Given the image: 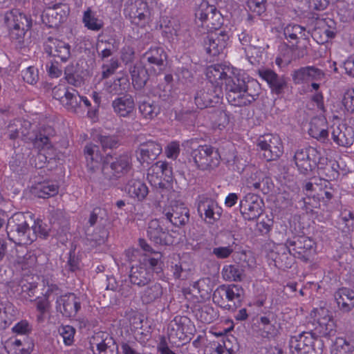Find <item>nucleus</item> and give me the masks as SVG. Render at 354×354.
<instances>
[{"label": "nucleus", "instance_id": "nucleus-1", "mask_svg": "<svg viewBox=\"0 0 354 354\" xmlns=\"http://www.w3.org/2000/svg\"><path fill=\"white\" fill-rule=\"evenodd\" d=\"M226 98L228 102L235 106H243L254 102L259 94V85L257 82L245 81L241 75L232 73L225 82Z\"/></svg>", "mask_w": 354, "mask_h": 354}, {"label": "nucleus", "instance_id": "nucleus-2", "mask_svg": "<svg viewBox=\"0 0 354 354\" xmlns=\"http://www.w3.org/2000/svg\"><path fill=\"white\" fill-rule=\"evenodd\" d=\"M32 215L29 213L17 212L10 217L6 224L7 235L10 241L17 245H29L35 240L32 232Z\"/></svg>", "mask_w": 354, "mask_h": 354}, {"label": "nucleus", "instance_id": "nucleus-3", "mask_svg": "<svg viewBox=\"0 0 354 354\" xmlns=\"http://www.w3.org/2000/svg\"><path fill=\"white\" fill-rule=\"evenodd\" d=\"M184 145L192 149L190 157L198 169L211 172L218 167L221 156L217 149L207 145L194 148L196 142L194 140H187Z\"/></svg>", "mask_w": 354, "mask_h": 354}, {"label": "nucleus", "instance_id": "nucleus-4", "mask_svg": "<svg viewBox=\"0 0 354 354\" xmlns=\"http://www.w3.org/2000/svg\"><path fill=\"white\" fill-rule=\"evenodd\" d=\"M306 330L315 339L333 335L335 332V322L330 311L323 307L315 308L310 313V317L306 324Z\"/></svg>", "mask_w": 354, "mask_h": 354}, {"label": "nucleus", "instance_id": "nucleus-5", "mask_svg": "<svg viewBox=\"0 0 354 354\" xmlns=\"http://www.w3.org/2000/svg\"><path fill=\"white\" fill-rule=\"evenodd\" d=\"M314 246L315 242L310 238L305 236H295L292 239L287 240L286 245L281 248L283 252L279 256V259L281 262L285 261L286 267H290L292 261H289L286 252L288 250L290 254L307 262L313 253Z\"/></svg>", "mask_w": 354, "mask_h": 354}, {"label": "nucleus", "instance_id": "nucleus-6", "mask_svg": "<svg viewBox=\"0 0 354 354\" xmlns=\"http://www.w3.org/2000/svg\"><path fill=\"white\" fill-rule=\"evenodd\" d=\"M294 160L300 173L308 174L316 167L319 170L324 169L327 158L321 156L317 149L313 147H306L297 149L294 155Z\"/></svg>", "mask_w": 354, "mask_h": 354}, {"label": "nucleus", "instance_id": "nucleus-7", "mask_svg": "<svg viewBox=\"0 0 354 354\" xmlns=\"http://www.w3.org/2000/svg\"><path fill=\"white\" fill-rule=\"evenodd\" d=\"M289 348L293 354H322V339H315L308 330L290 338Z\"/></svg>", "mask_w": 354, "mask_h": 354}, {"label": "nucleus", "instance_id": "nucleus-8", "mask_svg": "<svg viewBox=\"0 0 354 354\" xmlns=\"http://www.w3.org/2000/svg\"><path fill=\"white\" fill-rule=\"evenodd\" d=\"M131 167V156L124 153L116 157L107 156L103 161L102 171L108 180H115L125 175Z\"/></svg>", "mask_w": 354, "mask_h": 354}, {"label": "nucleus", "instance_id": "nucleus-9", "mask_svg": "<svg viewBox=\"0 0 354 354\" xmlns=\"http://www.w3.org/2000/svg\"><path fill=\"white\" fill-rule=\"evenodd\" d=\"M5 21L9 29L10 39L21 44L26 31L31 27V20L19 10H12L6 14Z\"/></svg>", "mask_w": 354, "mask_h": 354}, {"label": "nucleus", "instance_id": "nucleus-10", "mask_svg": "<svg viewBox=\"0 0 354 354\" xmlns=\"http://www.w3.org/2000/svg\"><path fill=\"white\" fill-rule=\"evenodd\" d=\"M196 21L207 30H222L223 24L221 14L214 5H209L207 2H201L195 12Z\"/></svg>", "mask_w": 354, "mask_h": 354}, {"label": "nucleus", "instance_id": "nucleus-11", "mask_svg": "<svg viewBox=\"0 0 354 354\" xmlns=\"http://www.w3.org/2000/svg\"><path fill=\"white\" fill-rule=\"evenodd\" d=\"M223 97V91L220 85L205 83L199 87L194 95V102L198 109L214 107L220 102Z\"/></svg>", "mask_w": 354, "mask_h": 354}, {"label": "nucleus", "instance_id": "nucleus-12", "mask_svg": "<svg viewBox=\"0 0 354 354\" xmlns=\"http://www.w3.org/2000/svg\"><path fill=\"white\" fill-rule=\"evenodd\" d=\"M196 205L200 218L206 223L214 224L222 215V208L217 201L206 195H199L196 199Z\"/></svg>", "mask_w": 354, "mask_h": 354}, {"label": "nucleus", "instance_id": "nucleus-13", "mask_svg": "<svg viewBox=\"0 0 354 354\" xmlns=\"http://www.w3.org/2000/svg\"><path fill=\"white\" fill-rule=\"evenodd\" d=\"M257 147L262 157L267 161L277 160L283 153V145L279 137L273 134L260 136Z\"/></svg>", "mask_w": 354, "mask_h": 354}, {"label": "nucleus", "instance_id": "nucleus-14", "mask_svg": "<svg viewBox=\"0 0 354 354\" xmlns=\"http://www.w3.org/2000/svg\"><path fill=\"white\" fill-rule=\"evenodd\" d=\"M89 344L94 354H119L115 340L106 333H95L91 337Z\"/></svg>", "mask_w": 354, "mask_h": 354}, {"label": "nucleus", "instance_id": "nucleus-15", "mask_svg": "<svg viewBox=\"0 0 354 354\" xmlns=\"http://www.w3.org/2000/svg\"><path fill=\"white\" fill-rule=\"evenodd\" d=\"M263 201L257 194H247L239 203L240 212L248 221H254L263 213Z\"/></svg>", "mask_w": 354, "mask_h": 354}, {"label": "nucleus", "instance_id": "nucleus-16", "mask_svg": "<svg viewBox=\"0 0 354 354\" xmlns=\"http://www.w3.org/2000/svg\"><path fill=\"white\" fill-rule=\"evenodd\" d=\"M230 35L225 30L209 32L204 38L203 46L212 56H216L223 51L227 44Z\"/></svg>", "mask_w": 354, "mask_h": 354}, {"label": "nucleus", "instance_id": "nucleus-17", "mask_svg": "<svg viewBox=\"0 0 354 354\" xmlns=\"http://www.w3.org/2000/svg\"><path fill=\"white\" fill-rule=\"evenodd\" d=\"M147 236L156 245H169L175 242L174 237L163 229L158 219H153L149 222Z\"/></svg>", "mask_w": 354, "mask_h": 354}, {"label": "nucleus", "instance_id": "nucleus-18", "mask_svg": "<svg viewBox=\"0 0 354 354\" xmlns=\"http://www.w3.org/2000/svg\"><path fill=\"white\" fill-rule=\"evenodd\" d=\"M56 308L65 317H75L81 308V299L74 293L61 295L56 300Z\"/></svg>", "mask_w": 354, "mask_h": 354}, {"label": "nucleus", "instance_id": "nucleus-19", "mask_svg": "<svg viewBox=\"0 0 354 354\" xmlns=\"http://www.w3.org/2000/svg\"><path fill=\"white\" fill-rule=\"evenodd\" d=\"M45 52L66 62L71 57V46L60 39L49 37L44 44Z\"/></svg>", "mask_w": 354, "mask_h": 354}, {"label": "nucleus", "instance_id": "nucleus-20", "mask_svg": "<svg viewBox=\"0 0 354 354\" xmlns=\"http://www.w3.org/2000/svg\"><path fill=\"white\" fill-rule=\"evenodd\" d=\"M142 58L156 74L163 71L167 65V53L160 46L151 47L143 54Z\"/></svg>", "mask_w": 354, "mask_h": 354}, {"label": "nucleus", "instance_id": "nucleus-21", "mask_svg": "<svg viewBox=\"0 0 354 354\" xmlns=\"http://www.w3.org/2000/svg\"><path fill=\"white\" fill-rule=\"evenodd\" d=\"M31 124L24 121L19 129L21 138L26 142H30L37 147H50L49 136L45 134V129L39 131H30Z\"/></svg>", "mask_w": 354, "mask_h": 354}, {"label": "nucleus", "instance_id": "nucleus-22", "mask_svg": "<svg viewBox=\"0 0 354 354\" xmlns=\"http://www.w3.org/2000/svg\"><path fill=\"white\" fill-rule=\"evenodd\" d=\"M162 151L160 144L153 141H147L140 145L136 151L137 159L141 164L147 165L155 160Z\"/></svg>", "mask_w": 354, "mask_h": 354}, {"label": "nucleus", "instance_id": "nucleus-23", "mask_svg": "<svg viewBox=\"0 0 354 354\" xmlns=\"http://www.w3.org/2000/svg\"><path fill=\"white\" fill-rule=\"evenodd\" d=\"M334 142L343 147H349L354 142V128L345 124L333 128L331 132Z\"/></svg>", "mask_w": 354, "mask_h": 354}, {"label": "nucleus", "instance_id": "nucleus-24", "mask_svg": "<svg viewBox=\"0 0 354 354\" xmlns=\"http://www.w3.org/2000/svg\"><path fill=\"white\" fill-rule=\"evenodd\" d=\"M324 73L315 66L301 67L292 72V80L295 84H302L313 80H321L324 77Z\"/></svg>", "mask_w": 354, "mask_h": 354}, {"label": "nucleus", "instance_id": "nucleus-25", "mask_svg": "<svg viewBox=\"0 0 354 354\" xmlns=\"http://www.w3.org/2000/svg\"><path fill=\"white\" fill-rule=\"evenodd\" d=\"M114 113L119 117H130L135 111V102L131 95L118 97L112 101Z\"/></svg>", "mask_w": 354, "mask_h": 354}, {"label": "nucleus", "instance_id": "nucleus-26", "mask_svg": "<svg viewBox=\"0 0 354 354\" xmlns=\"http://www.w3.org/2000/svg\"><path fill=\"white\" fill-rule=\"evenodd\" d=\"M165 215L166 219L176 227L185 225L189 221V210L183 203L172 205L171 210Z\"/></svg>", "mask_w": 354, "mask_h": 354}, {"label": "nucleus", "instance_id": "nucleus-27", "mask_svg": "<svg viewBox=\"0 0 354 354\" xmlns=\"http://www.w3.org/2000/svg\"><path fill=\"white\" fill-rule=\"evenodd\" d=\"M286 39L292 47L297 46L301 42H307L309 33L306 28L298 24H288L283 30Z\"/></svg>", "mask_w": 354, "mask_h": 354}, {"label": "nucleus", "instance_id": "nucleus-28", "mask_svg": "<svg viewBox=\"0 0 354 354\" xmlns=\"http://www.w3.org/2000/svg\"><path fill=\"white\" fill-rule=\"evenodd\" d=\"M131 284L143 287L149 284L153 278V274L149 269L141 265L132 266L129 275Z\"/></svg>", "mask_w": 354, "mask_h": 354}, {"label": "nucleus", "instance_id": "nucleus-29", "mask_svg": "<svg viewBox=\"0 0 354 354\" xmlns=\"http://www.w3.org/2000/svg\"><path fill=\"white\" fill-rule=\"evenodd\" d=\"M232 74L231 69L225 66L220 64H214L207 67L206 76L208 81L206 83L218 84L221 86L223 82H225L226 77Z\"/></svg>", "mask_w": 354, "mask_h": 354}, {"label": "nucleus", "instance_id": "nucleus-30", "mask_svg": "<svg viewBox=\"0 0 354 354\" xmlns=\"http://www.w3.org/2000/svg\"><path fill=\"white\" fill-rule=\"evenodd\" d=\"M334 298L338 308L344 313L350 312L354 308V291L347 288H339L334 293Z\"/></svg>", "mask_w": 354, "mask_h": 354}, {"label": "nucleus", "instance_id": "nucleus-31", "mask_svg": "<svg viewBox=\"0 0 354 354\" xmlns=\"http://www.w3.org/2000/svg\"><path fill=\"white\" fill-rule=\"evenodd\" d=\"M171 168L167 163L158 161L148 169L147 180L150 183L156 181V179L160 180L164 178V180L169 182L171 180Z\"/></svg>", "mask_w": 354, "mask_h": 354}, {"label": "nucleus", "instance_id": "nucleus-32", "mask_svg": "<svg viewBox=\"0 0 354 354\" xmlns=\"http://www.w3.org/2000/svg\"><path fill=\"white\" fill-rule=\"evenodd\" d=\"M124 12L129 15L132 23L139 24L142 21L145 20L148 6L142 0H136L127 6Z\"/></svg>", "mask_w": 354, "mask_h": 354}, {"label": "nucleus", "instance_id": "nucleus-33", "mask_svg": "<svg viewBox=\"0 0 354 354\" xmlns=\"http://www.w3.org/2000/svg\"><path fill=\"white\" fill-rule=\"evenodd\" d=\"M309 135L316 140L325 142L328 140L327 122L324 118H313L310 122Z\"/></svg>", "mask_w": 354, "mask_h": 354}, {"label": "nucleus", "instance_id": "nucleus-34", "mask_svg": "<svg viewBox=\"0 0 354 354\" xmlns=\"http://www.w3.org/2000/svg\"><path fill=\"white\" fill-rule=\"evenodd\" d=\"M258 73L261 79L268 84L272 91L275 93H280L286 85L284 78L279 76L271 69H259Z\"/></svg>", "mask_w": 354, "mask_h": 354}, {"label": "nucleus", "instance_id": "nucleus-35", "mask_svg": "<svg viewBox=\"0 0 354 354\" xmlns=\"http://www.w3.org/2000/svg\"><path fill=\"white\" fill-rule=\"evenodd\" d=\"M84 152L88 169L93 172L95 171L100 167L103 159L99 147L93 143L87 144L84 147Z\"/></svg>", "mask_w": 354, "mask_h": 354}, {"label": "nucleus", "instance_id": "nucleus-36", "mask_svg": "<svg viewBox=\"0 0 354 354\" xmlns=\"http://www.w3.org/2000/svg\"><path fill=\"white\" fill-rule=\"evenodd\" d=\"M125 191L130 198L138 201H143L149 194L147 185L143 181L135 178L128 181Z\"/></svg>", "mask_w": 354, "mask_h": 354}, {"label": "nucleus", "instance_id": "nucleus-37", "mask_svg": "<svg viewBox=\"0 0 354 354\" xmlns=\"http://www.w3.org/2000/svg\"><path fill=\"white\" fill-rule=\"evenodd\" d=\"M49 220L55 234L61 236L68 230V221L62 209L53 208L50 211Z\"/></svg>", "mask_w": 354, "mask_h": 354}, {"label": "nucleus", "instance_id": "nucleus-38", "mask_svg": "<svg viewBox=\"0 0 354 354\" xmlns=\"http://www.w3.org/2000/svg\"><path fill=\"white\" fill-rule=\"evenodd\" d=\"M139 113L147 120H151L156 118L160 113V106L158 102L147 98L138 102Z\"/></svg>", "mask_w": 354, "mask_h": 354}, {"label": "nucleus", "instance_id": "nucleus-39", "mask_svg": "<svg viewBox=\"0 0 354 354\" xmlns=\"http://www.w3.org/2000/svg\"><path fill=\"white\" fill-rule=\"evenodd\" d=\"M129 73L131 76L132 84L136 89L142 88L147 80L148 73L141 62H137L129 67Z\"/></svg>", "mask_w": 354, "mask_h": 354}, {"label": "nucleus", "instance_id": "nucleus-40", "mask_svg": "<svg viewBox=\"0 0 354 354\" xmlns=\"http://www.w3.org/2000/svg\"><path fill=\"white\" fill-rule=\"evenodd\" d=\"M163 288L160 283L154 282L147 284V288L141 292V299L144 304H151L161 298Z\"/></svg>", "mask_w": 354, "mask_h": 354}, {"label": "nucleus", "instance_id": "nucleus-41", "mask_svg": "<svg viewBox=\"0 0 354 354\" xmlns=\"http://www.w3.org/2000/svg\"><path fill=\"white\" fill-rule=\"evenodd\" d=\"M118 48V44L115 39H97L96 50L98 57L102 60L111 56Z\"/></svg>", "mask_w": 354, "mask_h": 354}, {"label": "nucleus", "instance_id": "nucleus-42", "mask_svg": "<svg viewBox=\"0 0 354 354\" xmlns=\"http://www.w3.org/2000/svg\"><path fill=\"white\" fill-rule=\"evenodd\" d=\"M66 17V12L58 6L48 8L42 16L43 21L49 27L57 26L64 21Z\"/></svg>", "mask_w": 354, "mask_h": 354}, {"label": "nucleus", "instance_id": "nucleus-43", "mask_svg": "<svg viewBox=\"0 0 354 354\" xmlns=\"http://www.w3.org/2000/svg\"><path fill=\"white\" fill-rule=\"evenodd\" d=\"M331 354H354V338L337 337L332 346Z\"/></svg>", "mask_w": 354, "mask_h": 354}, {"label": "nucleus", "instance_id": "nucleus-44", "mask_svg": "<svg viewBox=\"0 0 354 354\" xmlns=\"http://www.w3.org/2000/svg\"><path fill=\"white\" fill-rule=\"evenodd\" d=\"M82 23L87 29L95 32L100 30L104 27L103 21L98 18L96 12L90 7L83 13Z\"/></svg>", "mask_w": 354, "mask_h": 354}, {"label": "nucleus", "instance_id": "nucleus-45", "mask_svg": "<svg viewBox=\"0 0 354 354\" xmlns=\"http://www.w3.org/2000/svg\"><path fill=\"white\" fill-rule=\"evenodd\" d=\"M162 254L159 252L151 254H145L140 263L146 268H149L152 272L160 273L162 271Z\"/></svg>", "mask_w": 354, "mask_h": 354}, {"label": "nucleus", "instance_id": "nucleus-46", "mask_svg": "<svg viewBox=\"0 0 354 354\" xmlns=\"http://www.w3.org/2000/svg\"><path fill=\"white\" fill-rule=\"evenodd\" d=\"M26 344L21 339H10L6 348H8V354H30L33 350V345L28 344L26 346Z\"/></svg>", "mask_w": 354, "mask_h": 354}, {"label": "nucleus", "instance_id": "nucleus-47", "mask_svg": "<svg viewBox=\"0 0 354 354\" xmlns=\"http://www.w3.org/2000/svg\"><path fill=\"white\" fill-rule=\"evenodd\" d=\"M34 192L39 198L52 197L58 193V186L51 182L41 183L35 187Z\"/></svg>", "mask_w": 354, "mask_h": 354}, {"label": "nucleus", "instance_id": "nucleus-48", "mask_svg": "<svg viewBox=\"0 0 354 354\" xmlns=\"http://www.w3.org/2000/svg\"><path fill=\"white\" fill-rule=\"evenodd\" d=\"M63 106L68 110L75 112L77 108L82 106V96L76 90L71 88L64 99Z\"/></svg>", "mask_w": 354, "mask_h": 354}, {"label": "nucleus", "instance_id": "nucleus-49", "mask_svg": "<svg viewBox=\"0 0 354 354\" xmlns=\"http://www.w3.org/2000/svg\"><path fill=\"white\" fill-rule=\"evenodd\" d=\"M91 230H86V239L87 244L91 247L104 243L108 237V232L105 229L100 230L99 232L91 233Z\"/></svg>", "mask_w": 354, "mask_h": 354}, {"label": "nucleus", "instance_id": "nucleus-50", "mask_svg": "<svg viewBox=\"0 0 354 354\" xmlns=\"http://www.w3.org/2000/svg\"><path fill=\"white\" fill-rule=\"evenodd\" d=\"M31 230L32 232L35 233V239L37 236L46 239L50 236V233H53V235H56L55 232L52 229V226L49 227L47 224L41 220L35 221L33 219V223L31 224Z\"/></svg>", "mask_w": 354, "mask_h": 354}, {"label": "nucleus", "instance_id": "nucleus-51", "mask_svg": "<svg viewBox=\"0 0 354 354\" xmlns=\"http://www.w3.org/2000/svg\"><path fill=\"white\" fill-rule=\"evenodd\" d=\"M223 278L228 281H240L242 279V272L238 266L225 265L221 272Z\"/></svg>", "mask_w": 354, "mask_h": 354}, {"label": "nucleus", "instance_id": "nucleus-52", "mask_svg": "<svg viewBox=\"0 0 354 354\" xmlns=\"http://www.w3.org/2000/svg\"><path fill=\"white\" fill-rule=\"evenodd\" d=\"M239 39L241 44L245 46L254 48L255 49H264L261 45L259 39L257 35H253L249 32L243 31L239 35Z\"/></svg>", "mask_w": 354, "mask_h": 354}, {"label": "nucleus", "instance_id": "nucleus-53", "mask_svg": "<svg viewBox=\"0 0 354 354\" xmlns=\"http://www.w3.org/2000/svg\"><path fill=\"white\" fill-rule=\"evenodd\" d=\"M226 289V285L220 286L214 292L212 299L213 301L220 307L227 310H233L234 308L232 306L231 304H226L225 301V299H227V296Z\"/></svg>", "mask_w": 354, "mask_h": 354}, {"label": "nucleus", "instance_id": "nucleus-54", "mask_svg": "<svg viewBox=\"0 0 354 354\" xmlns=\"http://www.w3.org/2000/svg\"><path fill=\"white\" fill-rule=\"evenodd\" d=\"M108 218V214L105 209L95 207L90 214L88 223L91 227L95 224L104 225V221Z\"/></svg>", "mask_w": 354, "mask_h": 354}, {"label": "nucleus", "instance_id": "nucleus-55", "mask_svg": "<svg viewBox=\"0 0 354 354\" xmlns=\"http://www.w3.org/2000/svg\"><path fill=\"white\" fill-rule=\"evenodd\" d=\"M226 287L227 300L228 301H233L234 304L236 301L240 302L243 295V289L240 286L236 284L227 285Z\"/></svg>", "mask_w": 354, "mask_h": 354}, {"label": "nucleus", "instance_id": "nucleus-56", "mask_svg": "<svg viewBox=\"0 0 354 354\" xmlns=\"http://www.w3.org/2000/svg\"><path fill=\"white\" fill-rule=\"evenodd\" d=\"M215 124L218 127H225L230 122V117L228 113L222 109H215L212 116Z\"/></svg>", "mask_w": 354, "mask_h": 354}, {"label": "nucleus", "instance_id": "nucleus-57", "mask_svg": "<svg viewBox=\"0 0 354 354\" xmlns=\"http://www.w3.org/2000/svg\"><path fill=\"white\" fill-rule=\"evenodd\" d=\"M59 333L63 337L64 344L66 346H71L74 341V335L75 329L69 325L62 326L59 328Z\"/></svg>", "mask_w": 354, "mask_h": 354}, {"label": "nucleus", "instance_id": "nucleus-58", "mask_svg": "<svg viewBox=\"0 0 354 354\" xmlns=\"http://www.w3.org/2000/svg\"><path fill=\"white\" fill-rule=\"evenodd\" d=\"M97 141L104 151L115 149L118 146V140L114 136L100 135L97 137Z\"/></svg>", "mask_w": 354, "mask_h": 354}, {"label": "nucleus", "instance_id": "nucleus-59", "mask_svg": "<svg viewBox=\"0 0 354 354\" xmlns=\"http://www.w3.org/2000/svg\"><path fill=\"white\" fill-rule=\"evenodd\" d=\"M342 104L345 110L354 115V88L349 89L344 93Z\"/></svg>", "mask_w": 354, "mask_h": 354}, {"label": "nucleus", "instance_id": "nucleus-60", "mask_svg": "<svg viewBox=\"0 0 354 354\" xmlns=\"http://www.w3.org/2000/svg\"><path fill=\"white\" fill-rule=\"evenodd\" d=\"M22 77L25 82L30 84H35L39 80L38 69L34 66H28L22 71Z\"/></svg>", "mask_w": 354, "mask_h": 354}, {"label": "nucleus", "instance_id": "nucleus-61", "mask_svg": "<svg viewBox=\"0 0 354 354\" xmlns=\"http://www.w3.org/2000/svg\"><path fill=\"white\" fill-rule=\"evenodd\" d=\"M32 330V326L27 320L25 319L17 322L12 328V331L13 333L20 335H28L31 333Z\"/></svg>", "mask_w": 354, "mask_h": 354}, {"label": "nucleus", "instance_id": "nucleus-62", "mask_svg": "<svg viewBox=\"0 0 354 354\" xmlns=\"http://www.w3.org/2000/svg\"><path fill=\"white\" fill-rule=\"evenodd\" d=\"M255 190L261 191L264 194H268L273 188L271 179L264 175L259 178V183H255Z\"/></svg>", "mask_w": 354, "mask_h": 354}, {"label": "nucleus", "instance_id": "nucleus-63", "mask_svg": "<svg viewBox=\"0 0 354 354\" xmlns=\"http://www.w3.org/2000/svg\"><path fill=\"white\" fill-rule=\"evenodd\" d=\"M199 317L202 322L209 324L215 319L216 314L213 308L205 306L199 311Z\"/></svg>", "mask_w": 354, "mask_h": 354}, {"label": "nucleus", "instance_id": "nucleus-64", "mask_svg": "<svg viewBox=\"0 0 354 354\" xmlns=\"http://www.w3.org/2000/svg\"><path fill=\"white\" fill-rule=\"evenodd\" d=\"M234 252V249L232 246H220L214 248L212 251V254L215 255L218 259H227Z\"/></svg>", "mask_w": 354, "mask_h": 354}]
</instances>
